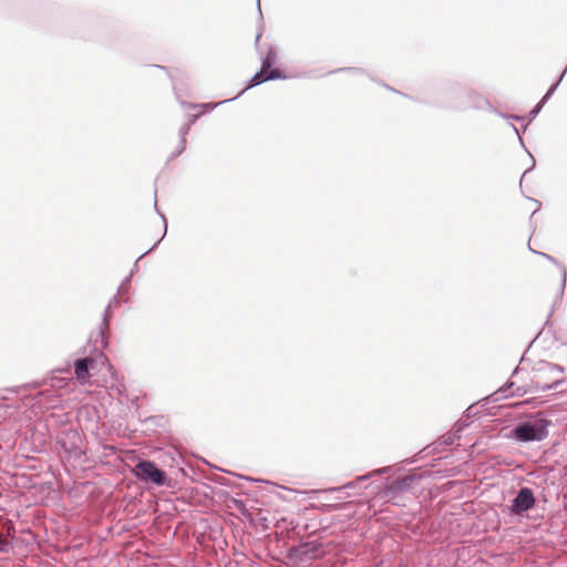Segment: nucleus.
Listing matches in <instances>:
<instances>
[{
    "mask_svg": "<svg viewBox=\"0 0 567 567\" xmlns=\"http://www.w3.org/2000/svg\"><path fill=\"white\" fill-rule=\"evenodd\" d=\"M532 251L537 254V255H540L542 257L546 258L547 260L551 261L553 264L559 266L560 272H561L559 297L561 298L563 292H564V288H565V285H566V278H567L566 268L564 266H560L555 258H553L551 256H549L547 254L542 252L540 250H532Z\"/></svg>",
    "mask_w": 567,
    "mask_h": 567,
    "instance_id": "obj_14",
    "label": "nucleus"
},
{
    "mask_svg": "<svg viewBox=\"0 0 567 567\" xmlns=\"http://www.w3.org/2000/svg\"><path fill=\"white\" fill-rule=\"evenodd\" d=\"M151 251L152 250H146L143 255H141L137 258V260L135 261V264H134L132 270L130 271V274L121 282V285H120V287L117 289V296H114L112 298V300L109 302V305L106 306V308H105V310L103 312L102 323L100 326V334H101V339H102L101 342L102 343H105L106 333H107L109 328H110V322L109 321H110V317H111V308L120 302V300H118V296L120 295H124V293L128 292L132 276H133V274L135 271L138 270V262Z\"/></svg>",
    "mask_w": 567,
    "mask_h": 567,
    "instance_id": "obj_7",
    "label": "nucleus"
},
{
    "mask_svg": "<svg viewBox=\"0 0 567 567\" xmlns=\"http://www.w3.org/2000/svg\"><path fill=\"white\" fill-rule=\"evenodd\" d=\"M543 103L538 102L535 107L529 112V121H532L534 117H536V115L540 112V110L543 109Z\"/></svg>",
    "mask_w": 567,
    "mask_h": 567,
    "instance_id": "obj_19",
    "label": "nucleus"
},
{
    "mask_svg": "<svg viewBox=\"0 0 567 567\" xmlns=\"http://www.w3.org/2000/svg\"><path fill=\"white\" fill-rule=\"evenodd\" d=\"M342 71L347 70V71H358L357 69H351V68H348V69H341Z\"/></svg>",
    "mask_w": 567,
    "mask_h": 567,
    "instance_id": "obj_26",
    "label": "nucleus"
},
{
    "mask_svg": "<svg viewBox=\"0 0 567 567\" xmlns=\"http://www.w3.org/2000/svg\"><path fill=\"white\" fill-rule=\"evenodd\" d=\"M440 105L452 110H466L468 107L482 109L487 105L492 109V105L487 100L476 94L470 89L453 84L442 90V100Z\"/></svg>",
    "mask_w": 567,
    "mask_h": 567,
    "instance_id": "obj_1",
    "label": "nucleus"
},
{
    "mask_svg": "<svg viewBox=\"0 0 567 567\" xmlns=\"http://www.w3.org/2000/svg\"><path fill=\"white\" fill-rule=\"evenodd\" d=\"M276 62L277 51L270 47L266 55L262 58L260 71L254 74L249 85L246 89H244L241 93H244L248 89L260 85L267 81L287 79L284 71L272 68Z\"/></svg>",
    "mask_w": 567,
    "mask_h": 567,
    "instance_id": "obj_6",
    "label": "nucleus"
},
{
    "mask_svg": "<svg viewBox=\"0 0 567 567\" xmlns=\"http://www.w3.org/2000/svg\"><path fill=\"white\" fill-rule=\"evenodd\" d=\"M564 372L565 369L559 364L540 361L535 368L536 389L543 392L556 389L565 382Z\"/></svg>",
    "mask_w": 567,
    "mask_h": 567,
    "instance_id": "obj_2",
    "label": "nucleus"
},
{
    "mask_svg": "<svg viewBox=\"0 0 567 567\" xmlns=\"http://www.w3.org/2000/svg\"><path fill=\"white\" fill-rule=\"evenodd\" d=\"M10 549V543L2 535H0V553H9Z\"/></svg>",
    "mask_w": 567,
    "mask_h": 567,
    "instance_id": "obj_17",
    "label": "nucleus"
},
{
    "mask_svg": "<svg viewBox=\"0 0 567 567\" xmlns=\"http://www.w3.org/2000/svg\"><path fill=\"white\" fill-rule=\"evenodd\" d=\"M566 72H567V68L564 70V72L560 75L559 80L548 89V91L546 92L547 95H553L555 93V91L557 90V87L559 85V82L561 81V79L564 78Z\"/></svg>",
    "mask_w": 567,
    "mask_h": 567,
    "instance_id": "obj_18",
    "label": "nucleus"
},
{
    "mask_svg": "<svg viewBox=\"0 0 567 567\" xmlns=\"http://www.w3.org/2000/svg\"><path fill=\"white\" fill-rule=\"evenodd\" d=\"M198 117H199V114L188 115L187 121L179 127V131H178L179 137L186 138L192 125L198 120Z\"/></svg>",
    "mask_w": 567,
    "mask_h": 567,
    "instance_id": "obj_15",
    "label": "nucleus"
},
{
    "mask_svg": "<svg viewBox=\"0 0 567 567\" xmlns=\"http://www.w3.org/2000/svg\"><path fill=\"white\" fill-rule=\"evenodd\" d=\"M260 37H261V34H260V33H258V34L256 35V40H255V41H256V43H258V41L260 40Z\"/></svg>",
    "mask_w": 567,
    "mask_h": 567,
    "instance_id": "obj_25",
    "label": "nucleus"
},
{
    "mask_svg": "<svg viewBox=\"0 0 567 567\" xmlns=\"http://www.w3.org/2000/svg\"><path fill=\"white\" fill-rule=\"evenodd\" d=\"M324 554L323 545L318 540H311L290 547L287 557L295 566L308 567L313 560L324 556Z\"/></svg>",
    "mask_w": 567,
    "mask_h": 567,
    "instance_id": "obj_3",
    "label": "nucleus"
},
{
    "mask_svg": "<svg viewBox=\"0 0 567 567\" xmlns=\"http://www.w3.org/2000/svg\"><path fill=\"white\" fill-rule=\"evenodd\" d=\"M243 93L240 92L237 96L235 97H231V99H227V100H224V101H220L218 103H202V104H193V103H186V102H182V105L184 107H188V109H197V107H200L203 109L204 111H213L215 110L217 106L224 104V103H227V102H231L234 100H236L239 95H241Z\"/></svg>",
    "mask_w": 567,
    "mask_h": 567,
    "instance_id": "obj_13",
    "label": "nucleus"
},
{
    "mask_svg": "<svg viewBox=\"0 0 567 567\" xmlns=\"http://www.w3.org/2000/svg\"><path fill=\"white\" fill-rule=\"evenodd\" d=\"M455 434H447L444 436V443L445 444H453L454 443Z\"/></svg>",
    "mask_w": 567,
    "mask_h": 567,
    "instance_id": "obj_21",
    "label": "nucleus"
},
{
    "mask_svg": "<svg viewBox=\"0 0 567 567\" xmlns=\"http://www.w3.org/2000/svg\"><path fill=\"white\" fill-rule=\"evenodd\" d=\"M389 470H390V467H382V468L375 470V471H373L371 473L358 476L357 480H354L352 482H349V483L344 484L343 486L333 487V488H330L329 491L330 492H336V491H341L343 488H354L358 485L359 482L367 481V480L371 478L374 475H380V474L386 473Z\"/></svg>",
    "mask_w": 567,
    "mask_h": 567,
    "instance_id": "obj_12",
    "label": "nucleus"
},
{
    "mask_svg": "<svg viewBox=\"0 0 567 567\" xmlns=\"http://www.w3.org/2000/svg\"><path fill=\"white\" fill-rule=\"evenodd\" d=\"M512 128H513L515 135L518 137L520 144L524 145V142H523V138L520 137L518 128L514 124H512Z\"/></svg>",
    "mask_w": 567,
    "mask_h": 567,
    "instance_id": "obj_22",
    "label": "nucleus"
},
{
    "mask_svg": "<svg viewBox=\"0 0 567 567\" xmlns=\"http://www.w3.org/2000/svg\"><path fill=\"white\" fill-rule=\"evenodd\" d=\"M257 9H258L259 13L261 14L260 0H257Z\"/></svg>",
    "mask_w": 567,
    "mask_h": 567,
    "instance_id": "obj_24",
    "label": "nucleus"
},
{
    "mask_svg": "<svg viewBox=\"0 0 567 567\" xmlns=\"http://www.w3.org/2000/svg\"><path fill=\"white\" fill-rule=\"evenodd\" d=\"M186 150V138L179 137V143L176 150L172 153L171 158L179 156Z\"/></svg>",
    "mask_w": 567,
    "mask_h": 567,
    "instance_id": "obj_16",
    "label": "nucleus"
},
{
    "mask_svg": "<svg viewBox=\"0 0 567 567\" xmlns=\"http://www.w3.org/2000/svg\"><path fill=\"white\" fill-rule=\"evenodd\" d=\"M534 505L535 496L533 491L528 487H522L512 501L511 513L522 515L533 508Z\"/></svg>",
    "mask_w": 567,
    "mask_h": 567,
    "instance_id": "obj_10",
    "label": "nucleus"
},
{
    "mask_svg": "<svg viewBox=\"0 0 567 567\" xmlns=\"http://www.w3.org/2000/svg\"><path fill=\"white\" fill-rule=\"evenodd\" d=\"M99 365H109L107 358L102 353H97L95 357H85L78 359L74 362V374L76 380L81 384H87L91 378L92 371H97Z\"/></svg>",
    "mask_w": 567,
    "mask_h": 567,
    "instance_id": "obj_8",
    "label": "nucleus"
},
{
    "mask_svg": "<svg viewBox=\"0 0 567 567\" xmlns=\"http://www.w3.org/2000/svg\"><path fill=\"white\" fill-rule=\"evenodd\" d=\"M157 245H158V243H155L154 245L151 246V249L156 248Z\"/></svg>",
    "mask_w": 567,
    "mask_h": 567,
    "instance_id": "obj_27",
    "label": "nucleus"
},
{
    "mask_svg": "<svg viewBox=\"0 0 567 567\" xmlns=\"http://www.w3.org/2000/svg\"><path fill=\"white\" fill-rule=\"evenodd\" d=\"M55 441L65 453L68 460L78 461L85 455L83 434L74 427L63 430Z\"/></svg>",
    "mask_w": 567,
    "mask_h": 567,
    "instance_id": "obj_5",
    "label": "nucleus"
},
{
    "mask_svg": "<svg viewBox=\"0 0 567 567\" xmlns=\"http://www.w3.org/2000/svg\"><path fill=\"white\" fill-rule=\"evenodd\" d=\"M548 425L545 419L522 422L513 429V437L523 443L543 441L548 436Z\"/></svg>",
    "mask_w": 567,
    "mask_h": 567,
    "instance_id": "obj_4",
    "label": "nucleus"
},
{
    "mask_svg": "<svg viewBox=\"0 0 567 567\" xmlns=\"http://www.w3.org/2000/svg\"><path fill=\"white\" fill-rule=\"evenodd\" d=\"M420 477L410 474L405 475L403 477H399L394 481H392L390 484H388L384 487V495L386 497H395L396 495L408 492L412 488L413 484L419 480Z\"/></svg>",
    "mask_w": 567,
    "mask_h": 567,
    "instance_id": "obj_11",
    "label": "nucleus"
},
{
    "mask_svg": "<svg viewBox=\"0 0 567 567\" xmlns=\"http://www.w3.org/2000/svg\"><path fill=\"white\" fill-rule=\"evenodd\" d=\"M551 95H547V93L542 97V100L539 101L540 103H543V105H545V103L547 102V100L550 97Z\"/></svg>",
    "mask_w": 567,
    "mask_h": 567,
    "instance_id": "obj_23",
    "label": "nucleus"
},
{
    "mask_svg": "<svg viewBox=\"0 0 567 567\" xmlns=\"http://www.w3.org/2000/svg\"><path fill=\"white\" fill-rule=\"evenodd\" d=\"M133 474L141 482H152L157 486H164L167 481L166 473L158 468L154 462L147 460L140 461L135 465Z\"/></svg>",
    "mask_w": 567,
    "mask_h": 567,
    "instance_id": "obj_9",
    "label": "nucleus"
},
{
    "mask_svg": "<svg viewBox=\"0 0 567 567\" xmlns=\"http://www.w3.org/2000/svg\"><path fill=\"white\" fill-rule=\"evenodd\" d=\"M498 115L504 117V118H511V120H515V121H523L524 120L523 116H518V115H505L503 113H498Z\"/></svg>",
    "mask_w": 567,
    "mask_h": 567,
    "instance_id": "obj_20",
    "label": "nucleus"
}]
</instances>
